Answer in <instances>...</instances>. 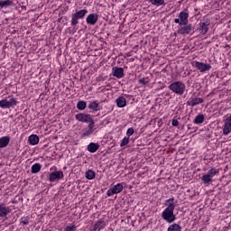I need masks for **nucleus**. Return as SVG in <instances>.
<instances>
[{"instance_id": "23", "label": "nucleus", "mask_w": 231, "mask_h": 231, "mask_svg": "<svg viewBox=\"0 0 231 231\" xmlns=\"http://www.w3.org/2000/svg\"><path fill=\"white\" fill-rule=\"evenodd\" d=\"M28 141L30 145H37L39 143V136L37 134H32L29 136Z\"/></svg>"}, {"instance_id": "34", "label": "nucleus", "mask_w": 231, "mask_h": 231, "mask_svg": "<svg viewBox=\"0 0 231 231\" xmlns=\"http://www.w3.org/2000/svg\"><path fill=\"white\" fill-rule=\"evenodd\" d=\"M21 225H29L30 223V217H24L21 218Z\"/></svg>"}, {"instance_id": "41", "label": "nucleus", "mask_w": 231, "mask_h": 231, "mask_svg": "<svg viewBox=\"0 0 231 231\" xmlns=\"http://www.w3.org/2000/svg\"><path fill=\"white\" fill-rule=\"evenodd\" d=\"M188 129L189 131H192V129H194V126L192 125V124L188 125Z\"/></svg>"}, {"instance_id": "4", "label": "nucleus", "mask_w": 231, "mask_h": 231, "mask_svg": "<svg viewBox=\"0 0 231 231\" xmlns=\"http://www.w3.org/2000/svg\"><path fill=\"white\" fill-rule=\"evenodd\" d=\"M87 14V9H83L73 14L70 21L71 26H77L79 24V19H84Z\"/></svg>"}, {"instance_id": "30", "label": "nucleus", "mask_w": 231, "mask_h": 231, "mask_svg": "<svg viewBox=\"0 0 231 231\" xmlns=\"http://www.w3.org/2000/svg\"><path fill=\"white\" fill-rule=\"evenodd\" d=\"M168 231H181V226L178 224H172L168 227Z\"/></svg>"}, {"instance_id": "17", "label": "nucleus", "mask_w": 231, "mask_h": 231, "mask_svg": "<svg viewBox=\"0 0 231 231\" xmlns=\"http://www.w3.org/2000/svg\"><path fill=\"white\" fill-rule=\"evenodd\" d=\"M112 73H113V76L116 77V79H122L124 77V69L114 67L112 69Z\"/></svg>"}, {"instance_id": "21", "label": "nucleus", "mask_w": 231, "mask_h": 231, "mask_svg": "<svg viewBox=\"0 0 231 231\" xmlns=\"http://www.w3.org/2000/svg\"><path fill=\"white\" fill-rule=\"evenodd\" d=\"M9 143H10L9 136H4L0 138V149H5V147H7Z\"/></svg>"}, {"instance_id": "3", "label": "nucleus", "mask_w": 231, "mask_h": 231, "mask_svg": "<svg viewBox=\"0 0 231 231\" xmlns=\"http://www.w3.org/2000/svg\"><path fill=\"white\" fill-rule=\"evenodd\" d=\"M217 174H219V170L216 168H211L206 174L202 175L201 177L202 183H204V185H207V186L210 185V183L214 181L212 178H214V176Z\"/></svg>"}, {"instance_id": "31", "label": "nucleus", "mask_w": 231, "mask_h": 231, "mask_svg": "<svg viewBox=\"0 0 231 231\" xmlns=\"http://www.w3.org/2000/svg\"><path fill=\"white\" fill-rule=\"evenodd\" d=\"M171 205L172 206L173 208H176V204H174V198H171L166 200L165 207L170 208Z\"/></svg>"}, {"instance_id": "7", "label": "nucleus", "mask_w": 231, "mask_h": 231, "mask_svg": "<svg viewBox=\"0 0 231 231\" xmlns=\"http://www.w3.org/2000/svg\"><path fill=\"white\" fill-rule=\"evenodd\" d=\"M210 26V19L207 18L204 22H200L199 23V27L197 28L198 32H200L201 35H207L208 33V27Z\"/></svg>"}, {"instance_id": "10", "label": "nucleus", "mask_w": 231, "mask_h": 231, "mask_svg": "<svg viewBox=\"0 0 231 231\" xmlns=\"http://www.w3.org/2000/svg\"><path fill=\"white\" fill-rule=\"evenodd\" d=\"M62 178H64V172L62 171H53L49 175V180L51 182L57 181V180H62Z\"/></svg>"}, {"instance_id": "2", "label": "nucleus", "mask_w": 231, "mask_h": 231, "mask_svg": "<svg viewBox=\"0 0 231 231\" xmlns=\"http://www.w3.org/2000/svg\"><path fill=\"white\" fill-rule=\"evenodd\" d=\"M162 218L166 221V223H174L176 221V215H174V208L172 205L169 208L167 207L162 213Z\"/></svg>"}, {"instance_id": "28", "label": "nucleus", "mask_w": 231, "mask_h": 231, "mask_svg": "<svg viewBox=\"0 0 231 231\" xmlns=\"http://www.w3.org/2000/svg\"><path fill=\"white\" fill-rule=\"evenodd\" d=\"M153 6L165 5V0H148Z\"/></svg>"}, {"instance_id": "8", "label": "nucleus", "mask_w": 231, "mask_h": 231, "mask_svg": "<svg viewBox=\"0 0 231 231\" xmlns=\"http://www.w3.org/2000/svg\"><path fill=\"white\" fill-rule=\"evenodd\" d=\"M194 30L192 23L182 24L178 29L179 35H189Z\"/></svg>"}, {"instance_id": "14", "label": "nucleus", "mask_w": 231, "mask_h": 231, "mask_svg": "<svg viewBox=\"0 0 231 231\" xmlns=\"http://www.w3.org/2000/svg\"><path fill=\"white\" fill-rule=\"evenodd\" d=\"M12 212L10 207H6L4 203H0V217H6Z\"/></svg>"}, {"instance_id": "19", "label": "nucleus", "mask_w": 231, "mask_h": 231, "mask_svg": "<svg viewBox=\"0 0 231 231\" xmlns=\"http://www.w3.org/2000/svg\"><path fill=\"white\" fill-rule=\"evenodd\" d=\"M88 109H90L91 111L97 112V111H100L102 107L100 106V104H98V101H89Z\"/></svg>"}, {"instance_id": "33", "label": "nucleus", "mask_w": 231, "mask_h": 231, "mask_svg": "<svg viewBox=\"0 0 231 231\" xmlns=\"http://www.w3.org/2000/svg\"><path fill=\"white\" fill-rule=\"evenodd\" d=\"M129 143V137L125 136L124 139L121 141L120 147H125Z\"/></svg>"}, {"instance_id": "32", "label": "nucleus", "mask_w": 231, "mask_h": 231, "mask_svg": "<svg viewBox=\"0 0 231 231\" xmlns=\"http://www.w3.org/2000/svg\"><path fill=\"white\" fill-rule=\"evenodd\" d=\"M138 82L141 86H147V84L151 82V79L149 78H142L138 80Z\"/></svg>"}, {"instance_id": "40", "label": "nucleus", "mask_w": 231, "mask_h": 231, "mask_svg": "<svg viewBox=\"0 0 231 231\" xmlns=\"http://www.w3.org/2000/svg\"><path fill=\"white\" fill-rule=\"evenodd\" d=\"M174 23H175L176 24H180V26H181V21L180 20V18H176V19L174 20Z\"/></svg>"}, {"instance_id": "1", "label": "nucleus", "mask_w": 231, "mask_h": 231, "mask_svg": "<svg viewBox=\"0 0 231 231\" xmlns=\"http://www.w3.org/2000/svg\"><path fill=\"white\" fill-rule=\"evenodd\" d=\"M169 89H171L172 93H175V95L181 97V95L185 93L187 87L185 86V83L181 81H175L169 86Z\"/></svg>"}, {"instance_id": "20", "label": "nucleus", "mask_w": 231, "mask_h": 231, "mask_svg": "<svg viewBox=\"0 0 231 231\" xmlns=\"http://www.w3.org/2000/svg\"><path fill=\"white\" fill-rule=\"evenodd\" d=\"M117 107H125L127 106V99L124 97H119L116 100Z\"/></svg>"}, {"instance_id": "18", "label": "nucleus", "mask_w": 231, "mask_h": 231, "mask_svg": "<svg viewBox=\"0 0 231 231\" xmlns=\"http://www.w3.org/2000/svg\"><path fill=\"white\" fill-rule=\"evenodd\" d=\"M103 228H106V221H104V219H99L94 225L92 231H101Z\"/></svg>"}, {"instance_id": "11", "label": "nucleus", "mask_w": 231, "mask_h": 231, "mask_svg": "<svg viewBox=\"0 0 231 231\" xmlns=\"http://www.w3.org/2000/svg\"><path fill=\"white\" fill-rule=\"evenodd\" d=\"M76 120L78 122H82L83 124H88L89 122V119L91 118V115L85 114V113H79L75 116Z\"/></svg>"}, {"instance_id": "25", "label": "nucleus", "mask_w": 231, "mask_h": 231, "mask_svg": "<svg viewBox=\"0 0 231 231\" xmlns=\"http://www.w3.org/2000/svg\"><path fill=\"white\" fill-rule=\"evenodd\" d=\"M42 168V166L41 165V163H35L32 166L31 172L32 174H37V172H41Z\"/></svg>"}, {"instance_id": "16", "label": "nucleus", "mask_w": 231, "mask_h": 231, "mask_svg": "<svg viewBox=\"0 0 231 231\" xmlns=\"http://www.w3.org/2000/svg\"><path fill=\"white\" fill-rule=\"evenodd\" d=\"M179 19L180 21V26H183V24H189V13L183 11L180 12Z\"/></svg>"}, {"instance_id": "5", "label": "nucleus", "mask_w": 231, "mask_h": 231, "mask_svg": "<svg viewBox=\"0 0 231 231\" xmlns=\"http://www.w3.org/2000/svg\"><path fill=\"white\" fill-rule=\"evenodd\" d=\"M19 102L15 97H11L10 100L2 99L0 100V107L2 109H10V107H15Z\"/></svg>"}, {"instance_id": "35", "label": "nucleus", "mask_w": 231, "mask_h": 231, "mask_svg": "<svg viewBox=\"0 0 231 231\" xmlns=\"http://www.w3.org/2000/svg\"><path fill=\"white\" fill-rule=\"evenodd\" d=\"M88 129L94 130L93 128L95 127V120H93V117H91L88 121Z\"/></svg>"}, {"instance_id": "36", "label": "nucleus", "mask_w": 231, "mask_h": 231, "mask_svg": "<svg viewBox=\"0 0 231 231\" xmlns=\"http://www.w3.org/2000/svg\"><path fill=\"white\" fill-rule=\"evenodd\" d=\"M77 230V226L72 225V226H67L64 229V231H76Z\"/></svg>"}, {"instance_id": "37", "label": "nucleus", "mask_w": 231, "mask_h": 231, "mask_svg": "<svg viewBox=\"0 0 231 231\" xmlns=\"http://www.w3.org/2000/svg\"><path fill=\"white\" fill-rule=\"evenodd\" d=\"M133 134H134V129L133 128H128L127 132H126V135L128 138H130L131 136H133Z\"/></svg>"}, {"instance_id": "22", "label": "nucleus", "mask_w": 231, "mask_h": 231, "mask_svg": "<svg viewBox=\"0 0 231 231\" xmlns=\"http://www.w3.org/2000/svg\"><path fill=\"white\" fill-rule=\"evenodd\" d=\"M97 149H100V144L99 143H90L88 145V151L89 152H97Z\"/></svg>"}, {"instance_id": "27", "label": "nucleus", "mask_w": 231, "mask_h": 231, "mask_svg": "<svg viewBox=\"0 0 231 231\" xmlns=\"http://www.w3.org/2000/svg\"><path fill=\"white\" fill-rule=\"evenodd\" d=\"M85 176L87 180H95V176H97V173L93 170H88L86 173Z\"/></svg>"}, {"instance_id": "26", "label": "nucleus", "mask_w": 231, "mask_h": 231, "mask_svg": "<svg viewBox=\"0 0 231 231\" xmlns=\"http://www.w3.org/2000/svg\"><path fill=\"white\" fill-rule=\"evenodd\" d=\"M86 107H88V104L86 103V101L80 100L78 102L77 108L79 109V111H84Z\"/></svg>"}, {"instance_id": "29", "label": "nucleus", "mask_w": 231, "mask_h": 231, "mask_svg": "<svg viewBox=\"0 0 231 231\" xmlns=\"http://www.w3.org/2000/svg\"><path fill=\"white\" fill-rule=\"evenodd\" d=\"M14 2L12 0L0 1V8H5L6 6H12Z\"/></svg>"}, {"instance_id": "24", "label": "nucleus", "mask_w": 231, "mask_h": 231, "mask_svg": "<svg viewBox=\"0 0 231 231\" xmlns=\"http://www.w3.org/2000/svg\"><path fill=\"white\" fill-rule=\"evenodd\" d=\"M194 124H197L198 125H201L205 122V116L203 114L198 115L194 119Z\"/></svg>"}, {"instance_id": "38", "label": "nucleus", "mask_w": 231, "mask_h": 231, "mask_svg": "<svg viewBox=\"0 0 231 231\" xmlns=\"http://www.w3.org/2000/svg\"><path fill=\"white\" fill-rule=\"evenodd\" d=\"M93 131L95 130H91L88 128V130L83 133L82 136H89V134H92Z\"/></svg>"}, {"instance_id": "15", "label": "nucleus", "mask_w": 231, "mask_h": 231, "mask_svg": "<svg viewBox=\"0 0 231 231\" xmlns=\"http://www.w3.org/2000/svg\"><path fill=\"white\" fill-rule=\"evenodd\" d=\"M204 100L201 97H191L187 101V106L194 107V106H199V104H203Z\"/></svg>"}, {"instance_id": "39", "label": "nucleus", "mask_w": 231, "mask_h": 231, "mask_svg": "<svg viewBox=\"0 0 231 231\" xmlns=\"http://www.w3.org/2000/svg\"><path fill=\"white\" fill-rule=\"evenodd\" d=\"M171 125H173V127H178V125H180L178 119H172Z\"/></svg>"}, {"instance_id": "6", "label": "nucleus", "mask_w": 231, "mask_h": 231, "mask_svg": "<svg viewBox=\"0 0 231 231\" xmlns=\"http://www.w3.org/2000/svg\"><path fill=\"white\" fill-rule=\"evenodd\" d=\"M192 66L197 68L200 73H205V71H210L212 69V65L208 63L199 62V61H193Z\"/></svg>"}, {"instance_id": "12", "label": "nucleus", "mask_w": 231, "mask_h": 231, "mask_svg": "<svg viewBox=\"0 0 231 231\" xmlns=\"http://www.w3.org/2000/svg\"><path fill=\"white\" fill-rule=\"evenodd\" d=\"M231 133V116L226 117L225 125L223 128V134H230Z\"/></svg>"}, {"instance_id": "9", "label": "nucleus", "mask_w": 231, "mask_h": 231, "mask_svg": "<svg viewBox=\"0 0 231 231\" xmlns=\"http://www.w3.org/2000/svg\"><path fill=\"white\" fill-rule=\"evenodd\" d=\"M122 190H124V185H122V183H117L107 190L106 196L109 198L111 196H115V194H120Z\"/></svg>"}, {"instance_id": "13", "label": "nucleus", "mask_w": 231, "mask_h": 231, "mask_svg": "<svg viewBox=\"0 0 231 231\" xmlns=\"http://www.w3.org/2000/svg\"><path fill=\"white\" fill-rule=\"evenodd\" d=\"M98 23V14H90L87 17V23L90 24V26H95Z\"/></svg>"}]
</instances>
